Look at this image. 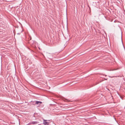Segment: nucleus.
<instances>
[{"label": "nucleus", "mask_w": 125, "mask_h": 125, "mask_svg": "<svg viewBox=\"0 0 125 125\" xmlns=\"http://www.w3.org/2000/svg\"><path fill=\"white\" fill-rule=\"evenodd\" d=\"M47 120L43 119V124L45 125H48V123L46 121Z\"/></svg>", "instance_id": "f257e3e1"}, {"label": "nucleus", "mask_w": 125, "mask_h": 125, "mask_svg": "<svg viewBox=\"0 0 125 125\" xmlns=\"http://www.w3.org/2000/svg\"><path fill=\"white\" fill-rule=\"evenodd\" d=\"M42 103V102L40 101H36L35 102V103L36 104H40Z\"/></svg>", "instance_id": "f03ea898"}, {"label": "nucleus", "mask_w": 125, "mask_h": 125, "mask_svg": "<svg viewBox=\"0 0 125 125\" xmlns=\"http://www.w3.org/2000/svg\"><path fill=\"white\" fill-rule=\"evenodd\" d=\"M66 100H67V101H70L69 100H68V99H65Z\"/></svg>", "instance_id": "7ed1b4c3"}, {"label": "nucleus", "mask_w": 125, "mask_h": 125, "mask_svg": "<svg viewBox=\"0 0 125 125\" xmlns=\"http://www.w3.org/2000/svg\"><path fill=\"white\" fill-rule=\"evenodd\" d=\"M109 77H111V78H112V77H115L114 76H113V77H110V76H109Z\"/></svg>", "instance_id": "20e7f679"}, {"label": "nucleus", "mask_w": 125, "mask_h": 125, "mask_svg": "<svg viewBox=\"0 0 125 125\" xmlns=\"http://www.w3.org/2000/svg\"><path fill=\"white\" fill-rule=\"evenodd\" d=\"M107 79H105V78H104V80H107Z\"/></svg>", "instance_id": "39448f33"}]
</instances>
